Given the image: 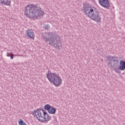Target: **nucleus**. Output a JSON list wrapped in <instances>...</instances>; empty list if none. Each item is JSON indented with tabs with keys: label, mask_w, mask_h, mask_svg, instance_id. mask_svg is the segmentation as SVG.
<instances>
[{
	"label": "nucleus",
	"mask_w": 125,
	"mask_h": 125,
	"mask_svg": "<svg viewBox=\"0 0 125 125\" xmlns=\"http://www.w3.org/2000/svg\"><path fill=\"white\" fill-rule=\"evenodd\" d=\"M26 36L28 39H32V40L35 39V36H34V32L32 30L30 29L26 30Z\"/></svg>",
	"instance_id": "obj_9"
},
{
	"label": "nucleus",
	"mask_w": 125,
	"mask_h": 125,
	"mask_svg": "<svg viewBox=\"0 0 125 125\" xmlns=\"http://www.w3.org/2000/svg\"><path fill=\"white\" fill-rule=\"evenodd\" d=\"M119 69L121 71H125V61L121 60L119 62Z\"/></svg>",
	"instance_id": "obj_11"
},
{
	"label": "nucleus",
	"mask_w": 125,
	"mask_h": 125,
	"mask_svg": "<svg viewBox=\"0 0 125 125\" xmlns=\"http://www.w3.org/2000/svg\"><path fill=\"white\" fill-rule=\"evenodd\" d=\"M11 56H10L11 59H13L14 58V57L13 56V54H12V52H11Z\"/></svg>",
	"instance_id": "obj_18"
},
{
	"label": "nucleus",
	"mask_w": 125,
	"mask_h": 125,
	"mask_svg": "<svg viewBox=\"0 0 125 125\" xmlns=\"http://www.w3.org/2000/svg\"><path fill=\"white\" fill-rule=\"evenodd\" d=\"M83 12L85 15L91 20L97 22H101V16L99 14V11L95 7H93L92 8H90L87 10L85 9L83 11Z\"/></svg>",
	"instance_id": "obj_3"
},
{
	"label": "nucleus",
	"mask_w": 125,
	"mask_h": 125,
	"mask_svg": "<svg viewBox=\"0 0 125 125\" xmlns=\"http://www.w3.org/2000/svg\"><path fill=\"white\" fill-rule=\"evenodd\" d=\"M19 125H27V124H26V123H25V122H24V121H23V120L20 119L19 120Z\"/></svg>",
	"instance_id": "obj_16"
},
{
	"label": "nucleus",
	"mask_w": 125,
	"mask_h": 125,
	"mask_svg": "<svg viewBox=\"0 0 125 125\" xmlns=\"http://www.w3.org/2000/svg\"><path fill=\"white\" fill-rule=\"evenodd\" d=\"M113 70H114L116 73H120V67H113Z\"/></svg>",
	"instance_id": "obj_17"
},
{
	"label": "nucleus",
	"mask_w": 125,
	"mask_h": 125,
	"mask_svg": "<svg viewBox=\"0 0 125 125\" xmlns=\"http://www.w3.org/2000/svg\"><path fill=\"white\" fill-rule=\"evenodd\" d=\"M24 15L28 18L39 19L44 15V11L38 4H28L24 7Z\"/></svg>",
	"instance_id": "obj_1"
},
{
	"label": "nucleus",
	"mask_w": 125,
	"mask_h": 125,
	"mask_svg": "<svg viewBox=\"0 0 125 125\" xmlns=\"http://www.w3.org/2000/svg\"><path fill=\"white\" fill-rule=\"evenodd\" d=\"M99 0V3H100L101 6H103V7H104L106 9H110V2L109 1V0Z\"/></svg>",
	"instance_id": "obj_7"
},
{
	"label": "nucleus",
	"mask_w": 125,
	"mask_h": 125,
	"mask_svg": "<svg viewBox=\"0 0 125 125\" xmlns=\"http://www.w3.org/2000/svg\"><path fill=\"white\" fill-rule=\"evenodd\" d=\"M102 61L103 62V60H102Z\"/></svg>",
	"instance_id": "obj_20"
},
{
	"label": "nucleus",
	"mask_w": 125,
	"mask_h": 125,
	"mask_svg": "<svg viewBox=\"0 0 125 125\" xmlns=\"http://www.w3.org/2000/svg\"><path fill=\"white\" fill-rule=\"evenodd\" d=\"M48 113H49V114H52V115L55 114V113H56V108H55L53 106H51V108L49 109V111H48Z\"/></svg>",
	"instance_id": "obj_13"
},
{
	"label": "nucleus",
	"mask_w": 125,
	"mask_h": 125,
	"mask_svg": "<svg viewBox=\"0 0 125 125\" xmlns=\"http://www.w3.org/2000/svg\"><path fill=\"white\" fill-rule=\"evenodd\" d=\"M0 4L1 5L10 6L11 4V0H0Z\"/></svg>",
	"instance_id": "obj_10"
},
{
	"label": "nucleus",
	"mask_w": 125,
	"mask_h": 125,
	"mask_svg": "<svg viewBox=\"0 0 125 125\" xmlns=\"http://www.w3.org/2000/svg\"><path fill=\"white\" fill-rule=\"evenodd\" d=\"M47 79L51 83H53L56 86H60L62 83V79L59 76V74L52 73L48 71L46 73Z\"/></svg>",
	"instance_id": "obj_4"
},
{
	"label": "nucleus",
	"mask_w": 125,
	"mask_h": 125,
	"mask_svg": "<svg viewBox=\"0 0 125 125\" xmlns=\"http://www.w3.org/2000/svg\"><path fill=\"white\" fill-rule=\"evenodd\" d=\"M42 38L45 42H48V44L56 47L57 50H60L62 44L60 42V37L57 34L53 32L45 33L42 35Z\"/></svg>",
	"instance_id": "obj_2"
},
{
	"label": "nucleus",
	"mask_w": 125,
	"mask_h": 125,
	"mask_svg": "<svg viewBox=\"0 0 125 125\" xmlns=\"http://www.w3.org/2000/svg\"><path fill=\"white\" fill-rule=\"evenodd\" d=\"M50 108H51V106L48 104L45 105L44 106V110H46L48 112L50 110Z\"/></svg>",
	"instance_id": "obj_14"
},
{
	"label": "nucleus",
	"mask_w": 125,
	"mask_h": 125,
	"mask_svg": "<svg viewBox=\"0 0 125 125\" xmlns=\"http://www.w3.org/2000/svg\"><path fill=\"white\" fill-rule=\"evenodd\" d=\"M7 56L8 57H10V53L7 52Z\"/></svg>",
	"instance_id": "obj_19"
},
{
	"label": "nucleus",
	"mask_w": 125,
	"mask_h": 125,
	"mask_svg": "<svg viewBox=\"0 0 125 125\" xmlns=\"http://www.w3.org/2000/svg\"><path fill=\"white\" fill-rule=\"evenodd\" d=\"M106 58L107 61H108L107 64L108 65H110V67L115 68L120 66V65H119L120 60H118L117 57L107 56Z\"/></svg>",
	"instance_id": "obj_5"
},
{
	"label": "nucleus",
	"mask_w": 125,
	"mask_h": 125,
	"mask_svg": "<svg viewBox=\"0 0 125 125\" xmlns=\"http://www.w3.org/2000/svg\"><path fill=\"white\" fill-rule=\"evenodd\" d=\"M83 11H84L85 9L87 10V9H89L91 8V7H90V4H89L87 2H85V3H83Z\"/></svg>",
	"instance_id": "obj_12"
},
{
	"label": "nucleus",
	"mask_w": 125,
	"mask_h": 125,
	"mask_svg": "<svg viewBox=\"0 0 125 125\" xmlns=\"http://www.w3.org/2000/svg\"><path fill=\"white\" fill-rule=\"evenodd\" d=\"M43 28L46 31H48V29H50V26H49V24H45L43 25Z\"/></svg>",
	"instance_id": "obj_15"
},
{
	"label": "nucleus",
	"mask_w": 125,
	"mask_h": 125,
	"mask_svg": "<svg viewBox=\"0 0 125 125\" xmlns=\"http://www.w3.org/2000/svg\"><path fill=\"white\" fill-rule=\"evenodd\" d=\"M43 113V121H41V123H44L45 124L51 120V116H49L47 112L44 111V109H42Z\"/></svg>",
	"instance_id": "obj_8"
},
{
	"label": "nucleus",
	"mask_w": 125,
	"mask_h": 125,
	"mask_svg": "<svg viewBox=\"0 0 125 125\" xmlns=\"http://www.w3.org/2000/svg\"><path fill=\"white\" fill-rule=\"evenodd\" d=\"M42 110L43 109L40 107L31 112L32 115H33L35 118L36 117L39 122H43V114H42V112H41V111H42Z\"/></svg>",
	"instance_id": "obj_6"
}]
</instances>
